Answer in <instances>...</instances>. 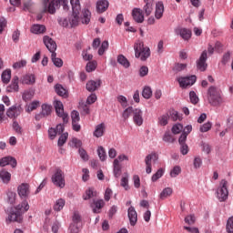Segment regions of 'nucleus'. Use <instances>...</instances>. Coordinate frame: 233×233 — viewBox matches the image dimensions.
Returning <instances> with one entry per match:
<instances>
[{
  "label": "nucleus",
  "mask_w": 233,
  "mask_h": 233,
  "mask_svg": "<svg viewBox=\"0 0 233 233\" xmlns=\"http://www.w3.org/2000/svg\"><path fill=\"white\" fill-rule=\"evenodd\" d=\"M30 206L28 201L24 200L21 204L15 206L10 208L7 218H5V223L10 225V223H23L25 212H28Z\"/></svg>",
  "instance_id": "1"
},
{
  "label": "nucleus",
  "mask_w": 233,
  "mask_h": 233,
  "mask_svg": "<svg viewBox=\"0 0 233 233\" xmlns=\"http://www.w3.org/2000/svg\"><path fill=\"white\" fill-rule=\"evenodd\" d=\"M73 14L67 18H58L60 26L74 28L79 25V12H81V4L79 0H70Z\"/></svg>",
  "instance_id": "2"
},
{
  "label": "nucleus",
  "mask_w": 233,
  "mask_h": 233,
  "mask_svg": "<svg viewBox=\"0 0 233 233\" xmlns=\"http://www.w3.org/2000/svg\"><path fill=\"white\" fill-rule=\"evenodd\" d=\"M208 101L212 106H219L223 103L221 90L216 86H210L208 90Z\"/></svg>",
  "instance_id": "3"
},
{
  "label": "nucleus",
  "mask_w": 233,
  "mask_h": 233,
  "mask_svg": "<svg viewBox=\"0 0 233 233\" xmlns=\"http://www.w3.org/2000/svg\"><path fill=\"white\" fill-rule=\"evenodd\" d=\"M135 57L141 61H147L150 57V48L145 47L143 42L138 41L134 45Z\"/></svg>",
  "instance_id": "4"
},
{
  "label": "nucleus",
  "mask_w": 233,
  "mask_h": 233,
  "mask_svg": "<svg viewBox=\"0 0 233 233\" xmlns=\"http://www.w3.org/2000/svg\"><path fill=\"white\" fill-rule=\"evenodd\" d=\"M52 183L58 188H65V173L57 168L51 177Z\"/></svg>",
  "instance_id": "5"
},
{
  "label": "nucleus",
  "mask_w": 233,
  "mask_h": 233,
  "mask_svg": "<svg viewBox=\"0 0 233 233\" xmlns=\"http://www.w3.org/2000/svg\"><path fill=\"white\" fill-rule=\"evenodd\" d=\"M227 185H228V182L222 179L220 182V187L217 191L219 201H227V199H228V188H227Z\"/></svg>",
  "instance_id": "6"
},
{
  "label": "nucleus",
  "mask_w": 233,
  "mask_h": 233,
  "mask_svg": "<svg viewBox=\"0 0 233 233\" xmlns=\"http://www.w3.org/2000/svg\"><path fill=\"white\" fill-rule=\"evenodd\" d=\"M44 6L46 12L54 15L56 14V10H59L61 7V2H59V0H51L50 2L44 1Z\"/></svg>",
  "instance_id": "7"
},
{
  "label": "nucleus",
  "mask_w": 233,
  "mask_h": 233,
  "mask_svg": "<svg viewBox=\"0 0 233 233\" xmlns=\"http://www.w3.org/2000/svg\"><path fill=\"white\" fill-rule=\"evenodd\" d=\"M55 109L58 117H61L64 123H68V113H65L63 102L56 100L55 102Z\"/></svg>",
  "instance_id": "8"
},
{
  "label": "nucleus",
  "mask_w": 233,
  "mask_h": 233,
  "mask_svg": "<svg viewBox=\"0 0 233 233\" xmlns=\"http://www.w3.org/2000/svg\"><path fill=\"white\" fill-rule=\"evenodd\" d=\"M43 43L47 50H49L50 54H56V51L57 50V44L54 39L48 35H45L43 37Z\"/></svg>",
  "instance_id": "9"
},
{
  "label": "nucleus",
  "mask_w": 233,
  "mask_h": 233,
  "mask_svg": "<svg viewBox=\"0 0 233 233\" xmlns=\"http://www.w3.org/2000/svg\"><path fill=\"white\" fill-rule=\"evenodd\" d=\"M198 77L196 76H189L185 77H179L177 79L181 88H187V86H192L196 83Z\"/></svg>",
  "instance_id": "10"
},
{
  "label": "nucleus",
  "mask_w": 233,
  "mask_h": 233,
  "mask_svg": "<svg viewBox=\"0 0 233 233\" xmlns=\"http://www.w3.org/2000/svg\"><path fill=\"white\" fill-rule=\"evenodd\" d=\"M17 194L21 199H27L30 196V185L27 183H22L17 187Z\"/></svg>",
  "instance_id": "11"
},
{
  "label": "nucleus",
  "mask_w": 233,
  "mask_h": 233,
  "mask_svg": "<svg viewBox=\"0 0 233 233\" xmlns=\"http://www.w3.org/2000/svg\"><path fill=\"white\" fill-rule=\"evenodd\" d=\"M175 34L180 35L184 41H188L192 37V31L183 27H177L175 29Z\"/></svg>",
  "instance_id": "12"
},
{
  "label": "nucleus",
  "mask_w": 233,
  "mask_h": 233,
  "mask_svg": "<svg viewBox=\"0 0 233 233\" xmlns=\"http://www.w3.org/2000/svg\"><path fill=\"white\" fill-rule=\"evenodd\" d=\"M23 112V107L21 106H12L6 111V116L11 119L14 117H17Z\"/></svg>",
  "instance_id": "13"
},
{
  "label": "nucleus",
  "mask_w": 233,
  "mask_h": 233,
  "mask_svg": "<svg viewBox=\"0 0 233 233\" xmlns=\"http://www.w3.org/2000/svg\"><path fill=\"white\" fill-rule=\"evenodd\" d=\"M8 93L19 92V76H15L12 78L10 85L5 88Z\"/></svg>",
  "instance_id": "14"
},
{
  "label": "nucleus",
  "mask_w": 233,
  "mask_h": 233,
  "mask_svg": "<svg viewBox=\"0 0 233 233\" xmlns=\"http://www.w3.org/2000/svg\"><path fill=\"white\" fill-rule=\"evenodd\" d=\"M52 114V106L47 104L42 105V111L35 116L36 121H39L43 117H46L47 116H50Z\"/></svg>",
  "instance_id": "15"
},
{
  "label": "nucleus",
  "mask_w": 233,
  "mask_h": 233,
  "mask_svg": "<svg viewBox=\"0 0 233 233\" xmlns=\"http://www.w3.org/2000/svg\"><path fill=\"white\" fill-rule=\"evenodd\" d=\"M197 67L200 72L207 70V51H203L199 59L197 61Z\"/></svg>",
  "instance_id": "16"
},
{
  "label": "nucleus",
  "mask_w": 233,
  "mask_h": 233,
  "mask_svg": "<svg viewBox=\"0 0 233 233\" xmlns=\"http://www.w3.org/2000/svg\"><path fill=\"white\" fill-rule=\"evenodd\" d=\"M90 207L92 208V211L94 214H100L101 213V208L105 207V200L103 199H97L94 200L91 204Z\"/></svg>",
  "instance_id": "17"
},
{
  "label": "nucleus",
  "mask_w": 233,
  "mask_h": 233,
  "mask_svg": "<svg viewBox=\"0 0 233 233\" xmlns=\"http://www.w3.org/2000/svg\"><path fill=\"white\" fill-rule=\"evenodd\" d=\"M133 121L137 127H141V125H143V111L141 109H134Z\"/></svg>",
  "instance_id": "18"
},
{
  "label": "nucleus",
  "mask_w": 233,
  "mask_h": 233,
  "mask_svg": "<svg viewBox=\"0 0 233 233\" xmlns=\"http://www.w3.org/2000/svg\"><path fill=\"white\" fill-rule=\"evenodd\" d=\"M10 165L13 168L17 167V160L14 157H5L0 159V167H6Z\"/></svg>",
  "instance_id": "19"
},
{
  "label": "nucleus",
  "mask_w": 233,
  "mask_h": 233,
  "mask_svg": "<svg viewBox=\"0 0 233 233\" xmlns=\"http://www.w3.org/2000/svg\"><path fill=\"white\" fill-rule=\"evenodd\" d=\"M127 216L129 219V223L131 227H135L136 223H137V212L134 207H130L127 209Z\"/></svg>",
  "instance_id": "20"
},
{
  "label": "nucleus",
  "mask_w": 233,
  "mask_h": 233,
  "mask_svg": "<svg viewBox=\"0 0 233 233\" xmlns=\"http://www.w3.org/2000/svg\"><path fill=\"white\" fill-rule=\"evenodd\" d=\"M132 16L136 23H143V21H145V15L140 8H134L132 11Z\"/></svg>",
  "instance_id": "21"
},
{
  "label": "nucleus",
  "mask_w": 233,
  "mask_h": 233,
  "mask_svg": "<svg viewBox=\"0 0 233 233\" xmlns=\"http://www.w3.org/2000/svg\"><path fill=\"white\" fill-rule=\"evenodd\" d=\"M101 86V80H90L86 83V88L88 92H96Z\"/></svg>",
  "instance_id": "22"
},
{
  "label": "nucleus",
  "mask_w": 233,
  "mask_h": 233,
  "mask_svg": "<svg viewBox=\"0 0 233 233\" xmlns=\"http://www.w3.org/2000/svg\"><path fill=\"white\" fill-rule=\"evenodd\" d=\"M109 3L107 0H99L96 2V12L98 14H103V12H106L108 10Z\"/></svg>",
  "instance_id": "23"
},
{
  "label": "nucleus",
  "mask_w": 233,
  "mask_h": 233,
  "mask_svg": "<svg viewBox=\"0 0 233 233\" xmlns=\"http://www.w3.org/2000/svg\"><path fill=\"white\" fill-rule=\"evenodd\" d=\"M163 14H165V5H163V2H157L155 9L156 19H161V17H163Z\"/></svg>",
  "instance_id": "24"
},
{
  "label": "nucleus",
  "mask_w": 233,
  "mask_h": 233,
  "mask_svg": "<svg viewBox=\"0 0 233 233\" xmlns=\"http://www.w3.org/2000/svg\"><path fill=\"white\" fill-rule=\"evenodd\" d=\"M92 17V13L88 9L82 10L81 23L82 25H88L90 23V18Z\"/></svg>",
  "instance_id": "25"
},
{
  "label": "nucleus",
  "mask_w": 233,
  "mask_h": 233,
  "mask_svg": "<svg viewBox=\"0 0 233 233\" xmlns=\"http://www.w3.org/2000/svg\"><path fill=\"white\" fill-rule=\"evenodd\" d=\"M157 159H159V157L156 153H151L147 155L145 158L146 167H152V162L156 163Z\"/></svg>",
  "instance_id": "26"
},
{
  "label": "nucleus",
  "mask_w": 233,
  "mask_h": 233,
  "mask_svg": "<svg viewBox=\"0 0 233 233\" xmlns=\"http://www.w3.org/2000/svg\"><path fill=\"white\" fill-rule=\"evenodd\" d=\"M1 79L4 85H8V83H10V79H12V70L5 69V71H3L1 75Z\"/></svg>",
  "instance_id": "27"
},
{
  "label": "nucleus",
  "mask_w": 233,
  "mask_h": 233,
  "mask_svg": "<svg viewBox=\"0 0 233 233\" xmlns=\"http://www.w3.org/2000/svg\"><path fill=\"white\" fill-rule=\"evenodd\" d=\"M32 34H45L46 32V27L43 25H33L31 27Z\"/></svg>",
  "instance_id": "28"
},
{
  "label": "nucleus",
  "mask_w": 233,
  "mask_h": 233,
  "mask_svg": "<svg viewBox=\"0 0 233 233\" xmlns=\"http://www.w3.org/2000/svg\"><path fill=\"white\" fill-rule=\"evenodd\" d=\"M103 134H105V123L97 125L94 131L95 137H103Z\"/></svg>",
  "instance_id": "29"
},
{
  "label": "nucleus",
  "mask_w": 233,
  "mask_h": 233,
  "mask_svg": "<svg viewBox=\"0 0 233 233\" xmlns=\"http://www.w3.org/2000/svg\"><path fill=\"white\" fill-rule=\"evenodd\" d=\"M0 178L2 179L3 183H10V179H12V175L10 174V172L2 169L0 171Z\"/></svg>",
  "instance_id": "30"
},
{
  "label": "nucleus",
  "mask_w": 233,
  "mask_h": 233,
  "mask_svg": "<svg viewBox=\"0 0 233 233\" xmlns=\"http://www.w3.org/2000/svg\"><path fill=\"white\" fill-rule=\"evenodd\" d=\"M23 85H34L35 83V76L33 74L31 75H25L22 78Z\"/></svg>",
  "instance_id": "31"
},
{
  "label": "nucleus",
  "mask_w": 233,
  "mask_h": 233,
  "mask_svg": "<svg viewBox=\"0 0 233 233\" xmlns=\"http://www.w3.org/2000/svg\"><path fill=\"white\" fill-rule=\"evenodd\" d=\"M51 61L57 68H61V66H63V60L57 57V53L51 54Z\"/></svg>",
  "instance_id": "32"
},
{
  "label": "nucleus",
  "mask_w": 233,
  "mask_h": 233,
  "mask_svg": "<svg viewBox=\"0 0 233 233\" xmlns=\"http://www.w3.org/2000/svg\"><path fill=\"white\" fill-rule=\"evenodd\" d=\"M96 195L97 193L96 192V190H94L93 187H89L83 195V199L86 201L88 199H92V198H96Z\"/></svg>",
  "instance_id": "33"
},
{
  "label": "nucleus",
  "mask_w": 233,
  "mask_h": 233,
  "mask_svg": "<svg viewBox=\"0 0 233 233\" xmlns=\"http://www.w3.org/2000/svg\"><path fill=\"white\" fill-rule=\"evenodd\" d=\"M117 63L119 65H121L122 66H124V68H129L130 67V62L123 55H119L117 56Z\"/></svg>",
  "instance_id": "34"
},
{
  "label": "nucleus",
  "mask_w": 233,
  "mask_h": 233,
  "mask_svg": "<svg viewBox=\"0 0 233 233\" xmlns=\"http://www.w3.org/2000/svg\"><path fill=\"white\" fill-rule=\"evenodd\" d=\"M172 187H166L162 190V192L159 195L160 199H167V198H170L172 196Z\"/></svg>",
  "instance_id": "35"
},
{
  "label": "nucleus",
  "mask_w": 233,
  "mask_h": 233,
  "mask_svg": "<svg viewBox=\"0 0 233 233\" xmlns=\"http://www.w3.org/2000/svg\"><path fill=\"white\" fill-rule=\"evenodd\" d=\"M64 208H65V199L63 198L57 199L54 205V210H56V212H59L63 210Z\"/></svg>",
  "instance_id": "36"
},
{
  "label": "nucleus",
  "mask_w": 233,
  "mask_h": 233,
  "mask_svg": "<svg viewBox=\"0 0 233 233\" xmlns=\"http://www.w3.org/2000/svg\"><path fill=\"white\" fill-rule=\"evenodd\" d=\"M144 3H146V5H144L143 10L146 15H150V14H152V11L154 10L152 3L148 2V0L144 1Z\"/></svg>",
  "instance_id": "37"
},
{
  "label": "nucleus",
  "mask_w": 233,
  "mask_h": 233,
  "mask_svg": "<svg viewBox=\"0 0 233 233\" xmlns=\"http://www.w3.org/2000/svg\"><path fill=\"white\" fill-rule=\"evenodd\" d=\"M113 165H114V176L115 177H119V176H121V166L118 164V160L115 159Z\"/></svg>",
  "instance_id": "38"
},
{
  "label": "nucleus",
  "mask_w": 233,
  "mask_h": 233,
  "mask_svg": "<svg viewBox=\"0 0 233 233\" xmlns=\"http://www.w3.org/2000/svg\"><path fill=\"white\" fill-rule=\"evenodd\" d=\"M7 196V203H9L10 205H14V203H15V198H17V194H15V192L14 191H8L6 193Z\"/></svg>",
  "instance_id": "39"
},
{
  "label": "nucleus",
  "mask_w": 233,
  "mask_h": 233,
  "mask_svg": "<svg viewBox=\"0 0 233 233\" xmlns=\"http://www.w3.org/2000/svg\"><path fill=\"white\" fill-rule=\"evenodd\" d=\"M142 96L145 99H150V97H152V88H150V86H145L142 91Z\"/></svg>",
  "instance_id": "40"
},
{
  "label": "nucleus",
  "mask_w": 233,
  "mask_h": 233,
  "mask_svg": "<svg viewBox=\"0 0 233 233\" xmlns=\"http://www.w3.org/2000/svg\"><path fill=\"white\" fill-rule=\"evenodd\" d=\"M97 154L100 161H106V152L105 151V147H98L97 148Z\"/></svg>",
  "instance_id": "41"
},
{
  "label": "nucleus",
  "mask_w": 233,
  "mask_h": 233,
  "mask_svg": "<svg viewBox=\"0 0 233 233\" xmlns=\"http://www.w3.org/2000/svg\"><path fill=\"white\" fill-rule=\"evenodd\" d=\"M55 90L56 92V94L58 96H61L62 97H64V96H66V89H65V87H63V86L57 84L56 86H55Z\"/></svg>",
  "instance_id": "42"
},
{
  "label": "nucleus",
  "mask_w": 233,
  "mask_h": 233,
  "mask_svg": "<svg viewBox=\"0 0 233 233\" xmlns=\"http://www.w3.org/2000/svg\"><path fill=\"white\" fill-rule=\"evenodd\" d=\"M169 117L172 121H181V115L176 110L169 111Z\"/></svg>",
  "instance_id": "43"
},
{
  "label": "nucleus",
  "mask_w": 233,
  "mask_h": 233,
  "mask_svg": "<svg viewBox=\"0 0 233 233\" xmlns=\"http://www.w3.org/2000/svg\"><path fill=\"white\" fill-rule=\"evenodd\" d=\"M134 110H136V108L129 106L127 107L122 114V117L124 119H128L130 117V116H132V114L134 115Z\"/></svg>",
  "instance_id": "44"
},
{
  "label": "nucleus",
  "mask_w": 233,
  "mask_h": 233,
  "mask_svg": "<svg viewBox=\"0 0 233 233\" xmlns=\"http://www.w3.org/2000/svg\"><path fill=\"white\" fill-rule=\"evenodd\" d=\"M120 185L125 190H130V186H128V174H126L125 177L121 178Z\"/></svg>",
  "instance_id": "45"
},
{
  "label": "nucleus",
  "mask_w": 233,
  "mask_h": 233,
  "mask_svg": "<svg viewBox=\"0 0 233 233\" xmlns=\"http://www.w3.org/2000/svg\"><path fill=\"white\" fill-rule=\"evenodd\" d=\"M168 114L162 115L160 117H158V123L161 125V127H167L168 125Z\"/></svg>",
  "instance_id": "46"
},
{
  "label": "nucleus",
  "mask_w": 233,
  "mask_h": 233,
  "mask_svg": "<svg viewBox=\"0 0 233 233\" xmlns=\"http://www.w3.org/2000/svg\"><path fill=\"white\" fill-rule=\"evenodd\" d=\"M66 139H68V132H66L59 137L57 142L58 147H63V145L66 143Z\"/></svg>",
  "instance_id": "47"
},
{
  "label": "nucleus",
  "mask_w": 233,
  "mask_h": 233,
  "mask_svg": "<svg viewBox=\"0 0 233 233\" xmlns=\"http://www.w3.org/2000/svg\"><path fill=\"white\" fill-rule=\"evenodd\" d=\"M165 174V171L163 170V168H159L156 174H154L151 177V180L153 182L157 181V179H160V177H163V175Z\"/></svg>",
  "instance_id": "48"
},
{
  "label": "nucleus",
  "mask_w": 233,
  "mask_h": 233,
  "mask_svg": "<svg viewBox=\"0 0 233 233\" xmlns=\"http://www.w3.org/2000/svg\"><path fill=\"white\" fill-rule=\"evenodd\" d=\"M181 174V167L175 166L170 171V177H177Z\"/></svg>",
  "instance_id": "49"
},
{
  "label": "nucleus",
  "mask_w": 233,
  "mask_h": 233,
  "mask_svg": "<svg viewBox=\"0 0 233 233\" xmlns=\"http://www.w3.org/2000/svg\"><path fill=\"white\" fill-rule=\"evenodd\" d=\"M189 98H190L192 105H198V103H199V97L194 91L189 92Z\"/></svg>",
  "instance_id": "50"
},
{
  "label": "nucleus",
  "mask_w": 233,
  "mask_h": 233,
  "mask_svg": "<svg viewBox=\"0 0 233 233\" xmlns=\"http://www.w3.org/2000/svg\"><path fill=\"white\" fill-rule=\"evenodd\" d=\"M232 56V52L228 51L222 56L221 63L222 65H227V63L230 62V57Z\"/></svg>",
  "instance_id": "51"
},
{
  "label": "nucleus",
  "mask_w": 233,
  "mask_h": 233,
  "mask_svg": "<svg viewBox=\"0 0 233 233\" xmlns=\"http://www.w3.org/2000/svg\"><path fill=\"white\" fill-rule=\"evenodd\" d=\"M96 66H97V62H88L86 66V72H94V70H96Z\"/></svg>",
  "instance_id": "52"
},
{
  "label": "nucleus",
  "mask_w": 233,
  "mask_h": 233,
  "mask_svg": "<svg viewBox=\"0 0 233 233\" xmlns=\"http://www.w3.org/2000/svg\"><path fill=\"white\" fill-rule=\"evenodd\" d=\"M226 230L228 233H233V217H230L226 224Z\"/></svg>",
  "instance_id": "53"
},
{
  "label": "nucleus",
  "mask_w": 233,
  "mask_h": 233,
  "mask_svg": "<svg viewBox=\"0 0 233 233\" xmlns=\"http://www.w3.org/2000/svg\"><path fill=\"white\" fill-rule=\"evenodd\" d=\"M34 97V92L25 91L22 95L23 101H30Z\"/></svg>",
  "instance_id": "54"
},
{
  "label": "nucleus",
  "mask_w": 233,
  "mask_h": 233,
  "mask_svg": "<svg viewBox=\"0 0 233 233\" xmlns=\"http://www.w3.org/2000/svg\"><path fill=\"white\" fill-rule=\"evenodd\" d=\"M107 49H108V41H104L98 49V55L103 56V54H105V51Z\"/></svg>",
  "instance_id": "55"
},
{
  "label": "nucleus",
  "mask_w": 233,
  "mask_h": 233,
  "mask_svg": "<svg viewBox=\"0 0 233 233\" xmlns=\"http://www.w3.org/2000/svg\"><path fill=\"white\" fill-rule=\"evenodd\" d=\"M172 133L173 134H180L183 131V125L176 124L172 127Z\"/></svg>",
  "instance_id": "56"
},
{
  "label": "nucleus",
  "mask_w": 233,
  "mask_h": 233,
  "mask_svg": "<svg viewBox=\"0 0 233 233\" xmlns=\"http://www.w3.org/2000/svg\"><path fill=\"white\" fill-rule=\"evenodd\" d=\"M184 221L187 225H194V223H196V216L188 215L185 218Z\"/></svg>",
  "instance_id": "57"
},
{
  "label": "nucleus",
  "mask_w": 233,
  "mask_h": 233,
  "mask_svg": "<svg viewBox=\"0 0 233 233\" xmlns=\"http://www.w3.org/2000/svg\"><path fill=\"white\" fill-rule=\"evenodd\" d=\"M71 119H72V123L81 121V117L79 116V112H77L76 110L72 111Z\"/></svg>",
  "instance_id": "58"
},
{
  "label": "nucleus",
  "mask_w": 233,
  "mask_h": 233,
  "mask_svg": "<svg viewBox=\"0 0 233 233\" xmlns=\"http://www.w3.org/2000/svg\"><path fill=\"white\" fill-rule=\"evenodd\" d=\"M163 141L166 143H174V137H172V135L170 132H166L164 137H163Z\"/></svg>",
  "instance_id": "59"
},
{
  "label": "nucleus",
  "mask_w": 233,
  "mask_h": 233,
  "mask_svg": "<svg viewBox=\"0 0 233 233\" xmlns=\"http://www.w3.org/2000/svg\"><path fill=\"white\" fill-rule=\"evenodd\" d=\"M37 106H39V101L37 100L33 101L32 103L29 104L27 107V112H33V110H35Z\"/></svg>",
  "instance_id": "60"
},
{
  "label": "nucleus",
  "mask_w": 233,
  "mask_h": 233,
  "mask_svg": "<svg viewBox=\"0 0 233 233\" xmlns=\"http://www.w3.org/2000/svg\"><path fill=\"white\" fill-rule=\"evenodd\" d=\"M210 128H212V123L210 122H208V123H205L204 125H202L200 127V132H208V130H210Z\"/></svg>",
  "instance_id": "61"
},
{
  "label": "nucleus",
  "mask_w": 233,
  "mask_h": 233,
  "mask_svg": "<svg viewBox=\"0 0 233 233\" xmlns=\"http://www.w3.org/2000/svg\"><path fill=\"white\" fill-rule=\"evenodd\" d=\"M79 155L81 159H83V161H88V154L86 153V151L84 148H79L78 149Z\"/></svg>",
  "instance_id": "62"
},
{
  "label": "nucleus",
  "mask_w": 233,
  "mask_h": 233,
  "mask_svg": "<svg viewBox=\"0 0 233 233\" xmlns=\"http://www.w3.org/2000/svg\"><path fill=\"white\" fill-rule=\"evenodd\" d=\"M57 136V131L56 130V128L54 127H50L48 129V137H49V139H56V137Z\"/></svg>",
  "instance_id": "63"
},
{
  "label": "nucleus",
  "mask_w": 233,
  "mask_h": 233,
  "mask_svg": "<svg viewBox=\"0 0 233 233\" xmlns=\"http://www.w3.org/2000/svg\"><path fill=\"white\" fill-rule=\"evenodd\" d=\"M69 230L71 233H78L79 232V224H71L69 227Z\"/></svg>",
  "instance_id": "64"
}]
</instances>
